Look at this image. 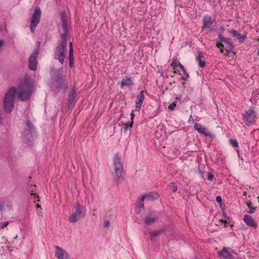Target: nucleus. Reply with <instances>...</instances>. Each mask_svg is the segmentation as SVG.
Instances as JSON below:
<instances>
[{"instance_id": "1", "label": "nucleus", "mask_w": 259, "mask_h": 259, "mask_svg": "<svg viewBox=\"0 0 259 259\" xmlns=\"http://www.w3.org/2000/svg\"><path fill=\"white\" fill-rule=\"evenodd\" d=\"M61 28L60 32L62 40L58 47L56 48L55 59H58L62 64L65 57V50L66 47V37L68 33L67 20L65 15L62 13L61 16Z\"/></svg>"}, {"instance_id": "2", "label": "nucleus", "mask_w": 259, "mask_h": 259, "mask_svg": "<svg viewBox=\"0 0 259 259\" xmlns=\"http://www.w3.org/2000/svg\"><path fill=\"white\" fill-rule=\"evenodd\" d=\"M86 213L87 209L85 207L81 205L78 202H76L72 206L71 213L68 218V221L70 223H75L78 221L84 218Z\"/></svg>"}, {"instance_id": "3", "label": "nucleus", "mask_w": 259, "mask_h": 259, "mask_svg": "<svg viewBox=\"0 0 259 259\" xmlns=\"http://www.w3.org/2000/svg\"><path fill=\"white\" fill-rule=\"evenodd\" d=\"M16 89L11 87L5 96L4 99V107L6 112L11 113L14 107Z\"/></svg>"}, {"instance_id": "4", "label": "nucleus", "mask_w": 259, "mask_h": 259, "mask_svg": "<svg viewBox=\"0 0 259 259\" xmlns=\"http://www.w3.org/2000/svg\"><path fill=\"white\" fill-rule=\"evenodd\" d=\"M121 156L119 153H116L114 155L113 159V166L115 172V177L114 180L117 183H120L124 180L122 176L123 168L121 162Z\"/></svg>"}, {"instance_id": "5", "label": "nucleus", "mask_w": 259, "mask_h": 259, "mask_svg": "<svg viewBox=\"0 0 259 259\" xmlns=\"http://www.w3.org/2000/svg\"><path fill=\"white\" fill-rule=\"evenodd\" d=\"M32 86L28 82H24L20 84L19 89V99L21 101L28 100L31 95Z\"/></svg>"}, {"instance_id": "6", "label": "nucleus", "mask_w": 259, "mask_h": 259, "mask_svg": "<svg viewBox=\"0 0 259 259\" xmlns=\"http://www.w3.org/2000/svg\"><path fill=\"white\" fill-rule=\"evenodd\" d=\"M51 87L54 90L59 91L66 88L63 78L60 75L52 76Z\"/></svg>"}, {"instance_id": "7", "label": "nucleus", "mask_w": 259, "mask_h": 259, "mask_svg": "<svg viewBox=\"0 0 259 259\" xmlns=\"http://www.w3.org/2000/svg\"><path fill=\"white\" fill-rule=\"evenodd\" d=\"M243 120L248 126L253 124L256 120V112L253 108L250 107L248 110L243 114Z\"/></svg>"}, {"instance_id": "8", "label": "nucleus", "mask_w": 259, "mask_h": 259, "mask_svg": "<svg viewBox=\"0 0 259 259\" xmlns=\"http://www.w3.org/2000/svg\"><path fill=\"white\" fill-rule=\"evenodd\" d=\"M40 15L41 11L40 9L39 8H36L32 16L30 26L31 31L32 32H34L35 28L39 23Z\"/></svg>"}, {"instance_id": "9", "label": "nucleus", "mask_w": 259, "mask_h": 259, "mask_svg": "<svg viewBox=\"0 0 259 259\" xmlns=\"http://www.w3.org/2000/svg\"><path fill=\"white\" fill-rule=\"evenodd\" d=\"M37 56V50H34L29 58V68L30 70H35L37 68L36 57Z\"/></svg>"}, {"instance_id": "10", "label": "nucleus", "mask_w": 259, "mask_h": 259, "mask_svg": "<svg viewBox=\"0 0 259 259\" xmlns=\"http://www.w3.org/2000/svg\"><path fill=\"white\" fill-rule=\"evenodd\" d=\"M194 128L199 133L203 134L206 137H212L213 136V135L209 132V131L205 127L202 126L201 124L195 123Z\"/></svg>"}, {"instance_id": "11", "label": "nucleus", "mask_w": 259, "mask_h": 259, "mask_svg": "<svg viewBox=\"0 0 259 259\" xmlns=\"http://www.w3.org/2000/svg\"><path fill=\"white\" fill-rule=\"evenodd\" d=\"M55 256L58 259H70L68 253L66 251L58 246H55Z\"/></svg>"}, {"instance_id": "12", "label": "nucleus", "mask_w": 259, "mask_h": 259, "mask_svg": "<svg viewBox=\"0 0 259 259\" xmlns=\"http://www.w3.org/2000/svg\"><path fill=\"white\" fill-rule=\"evenodd\" d=\"M158 219V213L156 212L148 214L145 219L144 222L146 225H150Z\"/></svg>"}, {"instance_id": "13", "label": "nucleus", "mask_w": 259, "mask_h": 259, "mask_svg": "<svg viewBox=\"0 0 259 259\" xmlns=\"http://www.w3.org/2000/svg\"><path fill=\"white\" fill-rule=\"evenodd\" d=\"M145 98L144 91H142L140 93L137 95L136 97V111H139L140 110L142 104L143 103Z\"/></svg>"}, {"instance_id": "14", "label": "nucleus", "mask_w": 259, "mask_h": 259, "mask_svg": "<svg viewBox=\"0 0 259 259\" xmlns=\"http://www.w3.org/2000/svg\"><path fill=\"white\" fill-rule=\"evenodd\" d=\"M229 32L232 34L233 37L237 39L240 43H242L246 38V35L244 34H240L238 31L234 29H232L229 31Z\"/></svg>"}, {"instance_id": "15", "label": "nucleus", "mask_w": 259, "mask_h": 259, "mask_svg": "<svg viewBox=\"0 0 259 259\" xmlns=\"http://www.w3.org/2000/svg\"><path fill=\"white\" fill-rule=\"evenodd\" d=\"M159 197L158 194L156 192H151L148 193L144 194L141 198V201H144L145 199L148 200H153L157 199Z\"/></svg>"}, {"instance_id": "16", "label": "nucleus", "mask_w": 259, "mask_h": 259, "mask_svg": "<svg viewBox=\"0 0 259 259\" xmlns=\"http://www.w3.org/2000/svg\"><path fill=\"white\" fill-rule=\"evenodd\" d=\"M243 221L248 226L253 227H257V223L254 221L252 217L249 215H245L243 217Z\"/></svg>"}, {"instance_id": "17", "label": "nucleus", "mask_w": 259, "mask_h": 259, "mask_svg": "<svg viewBox=\"0 0 259 259\" xmlns=\"http://www.w3.org/2000/svg\"><path fill=\"white\" fill-rule=\"evenodd\" d=\"M69 66L70 67H73L74 65V57H73V49L72 42L69 44Z\"/></svg>"}, {"instance_id": "18", "label": "nucleus", "mask_w": 259, "mask_h": 259, "mask_svg": "<svg viewBox=\"0 0 259 259\" xmlns=\"http://www.w3.org/2000/svg\"><path fill=\"white\" fill-rule=\"evenodd\" d=\"M203 28H209L212 24V18L208 16H206L203 18Z\"/></svg>"}, {"instance_id": "19", "label": "nucleus", "mask_w": 259, "mask_h": 259, "mask_svg": "<svg viewBox=\"0 0 259 259\" xmlns=\"http://www.w3.org/2000/svg\"><path fill=\"white\" fill-rule=\"evenodd\" d=\"M196 59L198 61V65L200 67L203 68L205 66L206 63L204 57L200 53H199L198 55L196 57Z\"/></svg>"}, {"instance_id": "20", "label": "nucleus", "mask_w": 259, "mask_h": 259, "mask_svg": "<svg viewBox=\"0 0 259 259\" xmlns=\"http://www.w3.org/2000/svg\"><path fill=\"white\" fill-rule=\"evenodd\" d=\"M131 77H128L126 79H123L121 81V87L123 88L125 86L130 87L134 84Z\"/></svg>"}, {"instance_id": "21", "label": "nucleus", "mask_w": 259, "mask_h": 259, "mask_svg": "<svg viewBox=\"0 0 259 259\" xmlns=\"http://www.w3.org/2000/svg\"><path fill=\"white\" fill-rule=\"evenodd\" d=\"M218 255L220 259H227V249L224 247L221 251L218 252Z\"/></svg>"}, {"instance_id": "22", "label": "nucleus", "mask_w": 259, "mask_h": 259, "mask_svg": "<svg viewBox=\"0 0 259 259\" xmlns=\"http://www.w3.org/2000/svg\"><path fill=\"white\" fill-rule=\"evenodd\" d=\"M27 131L30 133L32 134L34 131V127L33 123L30 121H28L26 122Z\"/></svg>"}, {"instance_id": "23", "label": "nucleus", "mask_w": 259, "mask_h": 259, "mask_svg": "<svg viewBox=\"0 0 259 259\" xmlns=\"http://www.w3.org/2000/svg\"><path fill=\"white\" fill-rule=\"evenodd\" d=\"M35 187V185H31L29 187V191L30 192V195L33 196L35 198H39L38 195L37 193H34V188Z\"/></svg>"}, {"instance_id": "24", "label": "nucleus", "mask_w": 259, "mask_h": 259, "mask_svg": "<svg viewBox=\"0 0 259 259\" xmlns=\"http://www.w3.org/2000/svg\"><path fill=\"white\" fill-rule=\"evenodd\" d=\"M161 232V231L160 230H157L156 231L152 232L150 233V239L152 241H154L155 240V238L157 236H158L160 233Z\"/></svg>"}, {"instance_id": "25", "label": "nucleus", "mask_w": 259, "mask_h": 259, "mask_svg": "<svg viewBox=\"0 0 259 259\" xmlns=\"http://www.w3.org/2000/svg\"><path fill=\"white\" fill-rule=\"evenodd\" d=\"M246 204H247V206H248V207L250 209V210H249V211L248 212L249 214L253 213L256 209V207H252V202L251 201L247 202L246 203Z\"/></svg>"}, {"instance_id": "26", "label": "nucleus", "mask_w": 259, "mask_h": 259, "mask_svg": "<svg viewBox=\"0 0 259 259\" xmlns=\"http://www.w3.org/2000/svg\"><path fill=\"white\" fill-rule=\"evenodd\" d=\"M228 56H229L231 52L230 51V50H232V48L234 47V46L233 45V44L232 42H231V39L230 38H228Z\"/></svg>"}, {"instance_id": "27", "label": "nucleus", "mask_w": 259, "mask_h": 259, "mask_svg": "<svg viewBox=\"0 0 259 259\" xmlns=\"http://www.w3.org/2000/svg\"><path fill=\"white\" fill-rule=\"evenodd\" d=\"M229 142L230 144L233 147H238L239 144L236 139H230Z\"/></svg>"}, {"instance_id": "28", "label": "nucleus", "mask_w": 259, "mask_h": 259, "mask_svg": "<svg viewBox=\"0 0 259 259\" xmlns=\"http://www.w3.org/2000/svg\"><path fill=\"white\" fill-rule=\"evenodd\" d=\"M176 105H177V101H175V102H173L172 103H170L169 105V106L168 107V109L170 111H172L175 109V108L176 106Z\"/></svg>"}, {"instance_id": "29", "label": "nucleus", "mask_w": 259, "mask_h": 259, "mask_svg": "<svg viewBox=\"0 0 259 259\" xmlns=\"http://www.w3.org/2000/svg\"><path fill=\"white\" fill-rule=\"evenodd\" d=\"M75 92L73 89L69 95V99L70 101H73L74 100Z\"/></svg>"}, {"instance_id": "30", "label": "nucleus", "mask_w": 259, "mask_h": 259, "mask_svg": "<svg viewBox=\"0 0 259 259\" xmlns=\"http://www.w3.org/2000/svg\"><path fill=\"white\" fill-rule=\"evenodd\" d=\"M206 179L209 181H211L214 178V175L211 172H207L206 174Z\"/></svg>"}, {"instance_id": "31", "label": "nucleus", "mask_w": 259, "mask_h": 259, "mask_svg": "<svg viewBox=\"0 0 259 259\" xmlns=\"http://www.w3.org/2000/svg\"><path fill=\"white\" fill-rule=\"evenodd\" d=\"M135 113H134V111H132V112L131 113V122L130 123V126H133V123H134V118L135 117Z\"/></svg>"}, {"instance_id": "32", "label": "nucleus", "mask_w": 259, "mask_h": 259, "mask_svg": "<svg viewBox=\"0 0 259 259\" xmlns=\"http://www.w3.org/2000/svg\"><path fill=\"white\" fill-rule=\"evenodd\" d=\"M182 71L183 73L184 74V75H185V76L182 77V79L184 80H186L189 76V74L187 73L185 68H184V70H182Z\"/></svg>"}, {"instance_id": "33", "label": "nucleus", "mask_w": 259, "mask_h": 259, "mask_svg": "<svg viewBox=\"0 0 259 259\" xmlns=\"http://www.w3.org/2000/svg\"><path fill=\"white\" fill-rule=\"evenodd\" d=\"M217 46L218 48L220 49L221 53H223V47H224V46L223 45V44L221 42L220 43L217 42Z\"/></svg>"}, {"instance_id": "34", "label": "nucleus", "mask_w": 259, "mask_h": 259, "mask_svg": "<svg viewBox=\"0 0 259 259\" xmlns=\"http://www.w3.org/2000/svg\"><path fill=\"white\" fill-rule=\"evenodd\" d=\"M216 201L220 203V205H221V202L222 201V199L220 196H217Z\"/></svg>"}, {"instance_id": "35", "label": "nucleus", "mask_w": 259, "mask_h": 259, "mask_svg": "<svg viewBox=\"0 0 259 259\" xmlns=\"http://www.w3.org/2000/svg\"><path fill=\"white\" fill-rule=\"evenodd\" d=\"M132 126H130V123H125L124 124V129L125 130H127L128 128L132 127Z\"/></svg>"}, {"instance_id": "36", "label": "nucleus", "mask_w": 259, "mask_h": 259, "mask_svg": "<svg viewBox=\"0 0 259 259\" xmlns=\"http://www.w3.org/2000/svg\"><path fill=\"white\" fill-rule=\"evenodd\" d=\"M219 38L220 40L222 42H227L226 38L223 37L222 35H220Z\"/></svg>"}, {"instance_id": "37", "label": "nucleus", "mask_w": 259, "mask_h": 259, "mask_svg": "<svg viewBox=\"0 0 259 259\" xmlns=\"http://www.w3.org/2000/svg\"><path fill=\"white\" fill-rule=\"evenodd\" d=\"M188 122L189 123H193L194 122V119L192 117V115H191L189 118V120H188Z\"/></svg>"}, {"instance_id": "38", "label": "nucleus", "mask_w": 259, "mask_h": 259, "mask_svg": "<svg viewBox=\"0 0 259 259\" xmlns=\"http://www.w3.org/2000/svg\"><path fill=\"white\" fill-rule=\"evenodd\" d=\"M110 225V222L108 220H106L104 222L105 227H108Z\"/></svg>"}, {"instance_id": "39", "label": "nucleus", "mask_w": 259, "mask_h": 259, "mask_svg": "<svg viewBox=\"0 0 259 259\" xmlns=\"http://www.w3.org/2000/svg\"><path fill=\"white\" fill-rule=\"evenodd\" d=\"M9 222H6L4 224H3L1 226V229H4L5 227H7L9 224Z\"/></svg>"}, {"instance_id": "40", "label": "nucleus", "mask_w": 259, "mask_h": 259, "mask_svg": "<svg viewBox=\"0 0 259 259\" xmlns=\"http://www.w3.org/2000/svg\"><path fill=\"white\" fill-rule=\"evenodd\" d=\"M178 66L181 68L182 70H184L185 68L181 63L179 62Z\"/></svg>"}, {"instance_id": "41", "label": "nucleus", "mask_w": 259, "mask_h": 259, "mask_svg": "<svg viewBox=\"0 0 259 259\" xmlns=\"http://www.w3.org/2000/svg\"><path fill=\"white\" fill-rule=\"evenodd\" d=\"M171 66L173 67L174 69L175 68V67L177 66V64L176 61L174 60L171 64Z\"/></svg>"}, {"instance_id": "42", "label": "nucleus", "mask_w": 259, "mask_h": 259, "mask_svg": "<svg viewBox=\"0 0 259 259\" xmlns=\"http://www.w3.org/2000/svg\"><path fill=\"white\" fill-rule=\"evenodd\" d=\"M235 257L228 252V259H233Z\"/></svg>"}, {"instance_id": "43", "label": "nucleus", "mask_w": 259, "mask_h": 259, "mask_svg": "<svg viewBox=\"0 0 259 259\" xmlns=\"http://www.w3.org/2000/svg\"><path fill=\"white\" fill-rule=\"evenodd\" d=\"M182 98L181 97H178L176 98V100L175 101H177V103H178V101H180L181 100Z\"/></svg>"}, {"instance_id": "44", "label": "nucleus", "mask_w": 259, "mask_h": 259, "mask_svg": "<svg viewBox=\"0 0 259 259\" xmlns=\"http://www.w3.org/2000/svg\"><path fill=\"white\" fill-rule=\"evenodd\" d=\"M177 187H176V186H174L172 187V191H173L174 192H175V191H177Z\"/></svg>"}, {"instance_id": "45", "label": "nucleus", "mask_w": 259, "mask_h": 259, "mask_svg": "<svg viewBox=\"0 0 259 259\" xmlns=\"http://www.w3.org/2000/svg\"><path fill=\"white\" fill-rule=\"evenodd\" d=\"M3 40H0V49L1 48L2 45H3Z\"/></svg>"}, {"instance_id": "46", "label": "nucleus", "mask_w": 259, "mask_h": 259, "mask_svg": "<svg viewBox=\"0 0 259 259\" xmlns=\"http://www.w3.org/2000/svg\"><path fill=\"white\" fill-rule=\"evenodd\" d=\"M3 208V206L0 204V210H2Z\"/></svg>"}, {"instance_id": "47", "label": "nucleus", "mask_w": 259, "mask_h": 259, "mask_svg": "<svg viewBox=\"0 0 259 259\" xmlns=\"http://www.w3.org/2000/svg\"><path fill=\"white\" fill-rule=\"evenodd\" d=\"M36 207H37V208H41L40 205H38V204H37V205H36Z\"/></svg>"}, {"instance_id": "48", "label": "nucleus", "mask_w": 259, "mask_h": 259, "mask_svg": "<svg viewBox=\"0 0 259 259\" xmlns=\"http://www.w3.org/2000/svg\"><path fill=\"white\" fill-rule=\"evenodd\" d=\"M257 55L259 56V49L257 50Z\"/></svg>"}, {"instance_id": "49", "label": "nucleus", "mask_w": 259, "mask_h": 259, "mask_svg": "<svg viewBox=\"0 0 259 259\" xmlns=\"http://www.w3.org/2000/svg\"><path fill=\"white\" fill-rule=\"evenodd\" d=\"M229 218L228 217V223H227V224H229Z\"/></svg>"}, {"instance_id": "50", "label": "nucleus", "mask_w": 259, "mask_h": 259, "mask_svg": "<svg viewBox=\"0 0 259 259\" xmlns=\"http://www.w3.org/2000/svg\"><path fill=\"white\" fill-rule=\"evenodd\" d=\"M236 152L239 154V150L238 149H236Z\"/></svg>"}, {"instance_id": "51", "label": "nucleus", "mask_w": 259, "mask_h": 259, "mask_svg": "<svg viewBox=\"0 0 259 259\" xmlns=\"http://www.w3.org/2000/svg\"><path fill=\"white\" fill-rule=\"evenodd\" d=\"M224 222L225 223H227V221L226 220H224Z\"/></svg>"}]
</instances>
